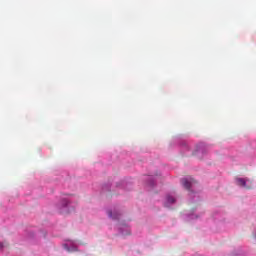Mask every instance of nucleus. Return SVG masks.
<instances>
[{"mask_svg": "<svg viewBox=\"0 0 256 256\" xmlns=\"http://www.w3.org/2000/svg\"><path fill=\"white\" fill-rule=\"evenodd\" d=\"M182 185L187 189V191H191L195 185H197V181L193 179L192 177L183 178L182 179Z\"/></svg>", "mask_w": 256, "mask_h": 256, "instance_id": "obj_1", "label": "nucleus"}, {"mask_svg": "<svg viewBox=\"0 0 256 256\" xmlns=\"http://www.w3.org/2000/svg\"><path fill=\"white\" fill-rule=\"evenodd\" d=\"M247 181H249V180L248 179H244V178H237L236 179V183H237V185H239V187L247 188Z\"/></svg>", "mask_w": 256, "mask_h": 256, "instance_id": "obj_2", "label": "nucleus"}, {"mask_svg": "<svg viewBox=\"0 0 256 256\" xmlns=\"http://www.w3.org/2000/svg\"><path fill=\"white\" fill-rule=\"evenodd\" d=\"M175 203V198L173 196H167L166 205H173Z\"/></svg>", "mask_w": 256, "mask_h": 256, "instance_id": "obj_3", "label": "nucleus"}, {"mask_svg": "<svg viewBox=\"0 0 256 256\" xmlns=\"http://www.w3.org/2000/svg\"><path fill=\"white\" fill-rule=\"evenodd\" d=\"M108 215L111 219H119V214H113L112 211H108Z\"/></svg>", "mask_w": 256, "mask_h": 256, "instance_id": "obj_4", "label": "nucleus"}, {"mask_svg": "<svg viewBox=\"0 0 256 256\" xmlns=\"http://www.w3.org/2000/svg\"><path fill=\"white\" fill-rule=\"evenodd\" d=\"M0 249H3V243L0 242Z\"/></svg>", "mask_w": 256, "mask_h": 256, "instance_id": "obj_5", "label": "nucleus"}]
</instances>
